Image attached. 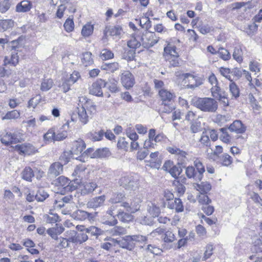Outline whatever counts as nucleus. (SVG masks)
<instances>
[{"instance_id":"nucleus-1","label":"nucleus","mask_w":262,"mask_h":262,"mask_svg":"<svg viewBox=\"0 0 262 262\" xmlns=\"http://www.w3.org/2000/svg\"><path fill=\"white\" fill-rule=\"evenodd\" d=\"M191 104L201 111L206 113H215L218 108V103L210 97L194 98Z\"/></svg>"},{"instance_id":"nucleus-2","label":"nucleus","mask_w":262,"mask_h":262,"mask_svg":"<svg viewBox=\"0 0 262 262\" xmlns=\"http://www.w3.org/2000/svg\"><path fill=\"white\" fill-rule=\"evenodd\" d=\"M175 76L178 79L185 80L188 79L189 84L186 85L187 89H194L195 88L202 85L203 83V79L202 78L193 75L190 73H181L180 72L175 73Z\"/></svg>"},{"instance_id":"nucleus-3","label":"nucleus","mask_w":262,"mask_h":262,"mask_svg":"<svg viewBox=\"0 0 262 262\" xmlns=\"http://www.w3.org/2000/svg\"><path fill=\"white\" fill-rule=\"evenodd\" d=\"M142 201V197L140 195H137L127 201L122 202L120 206L124 207L128 212L135 213L140 210Z\"/></svg>"},{"instance_id":"nucleus-4","label":"nucleus","mask_w":262,"mask_h":262,"mask_svg":"<svg viewBox=\"0 0 262 262\" xmlns=\"http://www.w3.org/2000/svg\"><path fill=\"white\" fill-rule=\"evenodd\" d=\"M159 39V37H157L154 32L148 31L143 33L141 38L142 45L145 48L154 46L158 42Z\"/></svg>"},{"instance_id":"nucleus-5","label":"nucleus","mask_w":262,"mask_h":262,"mask_svg":"<svg viewBox=\"0 0 262 262\" xmlns=\"http://www.w3.org/2000/svg\"><path fill=\"white\" fill-rule=\"evenodd\" d=\"M119 184L120 186L128 190H135L139 187L138 179L129 176L122 177L119 180Z\"/></svg>"},{"instance_id":"nucleus-6","label":"nucleus","mask_w":262,"mask_h":262,"mask_svg":"<svg viewBox=\"0 0 262 262\" xmlns=\"http://www.w3.org/2000/svg\"><path fill=\"white\" fill-rule=\"evenodd\" d=\"M167 150L169 153L176 156L179 165H183L187 161V156L188 154L186 151L176 146L168 147L167 148Z\"/></svg>"},{"instance_id":"nucleus-7","label":"nucleus","mask_w":262,"mask_h":262,"mask_svg":"<svg viewBox=\"0 0 262 262\" xmlns=\"http://www.w3.org/2000/svg\"><path fill=\"white\" fill-rule=\"evenodd\" d=\"M106 85V81L102 79H98L94 82L90 89V93L98 97L103 96L102 88Z\"/></svg>"},{"instance_id":"nucleus-8","label":"nucleus","mask_w":262,"mask_h":262,"mask_svg":"<svg viewBox=\"0 0 262 262\" xmlns=\"http://www.w3.org/2000/svg\"><path fill=\"white\" fill-rule=\"evenodd\" d=\"M121 81L126 89L133 87L135 83L134 77L129 71H125L122 73Z\"/></svg>"},{"instance_id":"nucleus-9","label":"nucleus","mask_w":262,"mask_h":262,"mask_svg":"<svg viewBox=\"0 0 262 262\" xmlns=\"http://www.w3.org/2000/svg\"><path fill=\"white\" fill-rule=\"evenodd\" d=\"M62 172L63 165L59 162H55L50 166L47 174L49 178L52 179L56 178Z\"/></svg>"},{"instance_id":"nucleus-10","label":"nucleus","mask_w":262,"mask_h":262,"mask_svg":"<svg viewBox=\"0 0 262 262\" xmlns=\"http://www.w3.org/2000/svg\"><path fill=\"white\" fill-rule=\"evenodd\" d=\"M85 148V144L84 141L81 139L74 141L73 143L72 147L70 150V152L72 155L73 158L77 159V157H75L74 155H79L80 154H83L82 151Z\"/></svg>"},{"instance_id":"nucleus-11","label":"nucleus","mask_w":262,"mask_h":262,"mask_svg":"<svg viewBox=\"0 0 262 262\" xmlns=\"http://www.w3.org/2000/svg\"><path fill=\"white\" fill-rule=\"evenodd\" d=\"M1 141L3 144L8 145L17 143L18 139L14 134L5 131L1 135Z\"/></svg>"},{"instance_id":"nucleus-12","label":"nucleus","mask_w":262,"mask_h":262,"mask_svg":"<svg viewBox=\"0 0 262 262\" xmlns=\"http://www.w3.org/2000/svg\"><path fill=\"white\" fill-rule=\"evenodd\" d=\"M159 96L162 101V104L170 103L175 97L174 93H171L166 89H161L158 91Z\"/></svg>"},{"instance_id":"nucleus-13","label":"nucleus","mask_w":262,"mask_h":262,"mask_svg":"<svg viewBox=\"0 0 262 262\" xmlns=\"http://www.w3.org/2000/svg\"><path fill=\"white\" fill-rule=\"evenodd\" d=\"M164 56L166 59H170L171 58L179 57L176 46L168 43L164 49Z\"/></svg>"},{"instance_id":"nucleus-14","label":"nucleus","mask_w":262,"mask_h":262,"mask_svg":"<svg viewBox=\"0 0 262 262\" xmlns=\"http://www.w3.org/2000/svg\"><path fill=\"white\" fill-rule=\"evenodd\" d=\"M228 129L232 132H235L237 134H243L246 131V126L243 124L241 120H236L230 125Z\"/></svg>"},{"instance_id":"nucleus-15","label":"nucleus","mask_w":262,"mask_h":262,"mask_svg":"<svg viewBox=\"0 0 262 262\" xmlns=\"http://www.w3.org/2000/svg\"><path fill=\"white\" fill-rule=\"evenodd\" d=\"M159 152L156 151L151 152L150 154V165L149 166L154 168L159 169L162 164V160L160 157H159Z\"/></svg>"},{"instance_id":"nucleus-16","label":"nucleus","mask_w":262,"mask_h":262,"mask_svg":"<svg viewBox=\"0 0 262 262\" xmlns=\"http://www.w3.org/2000/svg\"><path fill=\"white\" fill-rule=\"evenodd\" d=\"M105 200L104 195L97 196L93 198L87 203V206L89 208H97L102 206Z\"/></svg>"},{"instance_id":"nucleus-17","label":"nucleus","mask_w":262,"mask_h":262,"mask_svg":"<svg viewBox=\"0 0 262 262\" xmlns=\"http://www.w3.org/2000/svg\"><path fill=\"white\" fill-rule=\"evenodd\" d=\"M72 216L76 220L84 221L92 218V214L82 210H77L73 212Z\"/></svg>"},{"instance_id":"nucleus-18","label":"nucleus","mask_w":262,"mask_h":262,"mask_svg":"<svg viewBox=\"0 0 262 262\" xmlns=\"http://www.w3.org/2000/svg\"><path fill=\"white\" fill-rule=\"evenodd\" d=\"M97 187V184L94 182H85L83 184L81 194L83 195L90 194L93 192Z\"/></svg>"},{"instance_id":"nucleus-19","label":"nucleus","mask_w":262,"mask_h":262,"mask_svg":"<svg viewBox=\"0 0 262 262\" xmlns=\"http://www.w3.org/2000/svg\"><path fill=\"white\" fill-rule=\"evenodd\" d=\"M32 7V3L29 1H23L16 6V11L18 12H27Z\"/></svg>"},{"instance_id":"nucleus-20","label":"nucleus","mask_w":262,"mask_h":262,"mask_svg":"<svg viewBox=\"0 0 262 262\" xmlns=\"http://www.w3.org/2000/svg\"><path fill=\"white\" fill-rule=\"evenodd\" d=\"M111 155V152L108 148H99L95 150L92 155V158H105Z\"/></svg>"},{"instance_id":"nucleus-21","label":"nucleus","mask_w":262,"mask_h":262,"mask_svg":"<svg viewBox=\"0 0 262 262\" xmlns=\"http://www.w3.org/2000/svg\"><path fill=\"white\" fill-rule=\"evenodd\" d=\"M56 228H51L48 229L47 233L50 235L52 238L56 240L58 239L57 235L60 234L64 231V228L62 226H58L56 224Z\"/></svg>"},{"instance_id":"nucleus-22","label":"nucleus","mask_w":262,"mask_h":262,"mask_svg":"<svg viewBox=\"0 0 262 262\" xmlns=\"http://www.w3.org/2000/svg\"><path fill=\"white\" fill-rule=\"evenodd\" d=\"M120 66L117 62L105 63L101 66V69L108 73H114L119 69Z\"/></svg>"},{"instance_id":"nucleus-23","label":"nucleus","mask_w":262,"mask_h":262,"mask_svg":"<svg viewBox=\"0 0 262 262\" xmlns=\"http://www.w3.org/2000/svg\"><path fill=\"white\" fill-rule=\"evenodd\" d=\"M163 241L165 243L163 245V248L166 249H170L171 247H168L166 243H172L176 239L174 234L170 231H166L164 233Z\"/></svg>"},{"instance_id":"nucleus-24","label":"nucleus","mask_w":262,"mask_h":262,"mask_svg":"<svg viewBox=\"0 0 262 262\" xmlns=\"http://www.w3.org/2000/svg\"><path fill=\"white\" fill-rule=\"evenodd\" d=\"M194 165L196 169V173L198 174V178L202 180L203 176V173L205 171V167L203 165L202 162L199 159H196L193 162Z\"/></svg>"},{"instance_id":"nucleus-25","label":"nucleus","mask_w":262,"mask_h":262,"mask_svg":"<svg viewBox=\"0 0 262 262\" xmlns=\"http://www.w3.org/2000/svg\"><path fill=\"white\" fill-rule=\"evenodd\" d=\"M185 174L189 179H193L195 181H199L201 180L200 177L198 178V174L195 170L194 167L192 166H189L186 168Z\"/></svg>"},{"instance_id":"nucleus-26","label":"nucleus","mask_w":262,"mask_h":262,"mask_svg":"<svg viewBox=\"0 0 262 262\" xmlns=\"http://www.w3.org/2000/svg\"><path fill=\"white\" fill-rule=\"evenodd\" d=\"M117 216L120 221L124 223L129 222L133 219V216L130 213L125 212L121 210L118 211Z\"/></svg>"},{"instance_id":"nucleus-27","label":"nucleus","mask_w":262,"mask_h":262,"mask_svg":"<svg viewBox=\"0 0 262 262\" xmlns=\"http://www.w3.org/2000/svg\"><path fill=\"white\" fill-rule=\"evenodd\" d=\"M211 189V184L207 182H202L196 184V189L201 193H207Z\"/></svg>"},{"instance_id":"nucleus-28","label":"nucleus","mask_w":262,"mask_h":262,"mask_svg":"<svg viewBox=\"0 0 262 262\" xmlns=\"http://www.w3.org/2000/svg\"><path fill=\"white\" fill-rule=\"evenodd\" d=\"M147 210L152 217L158 216L160 213V208L152 203H150L148 205Z\"/></svg>"},{"instance_id":"nucleus-29","label":"nucleus","mask_w":262,"mask_h":262,"mask_svg":"<svg viewBox=\"0 0 262 262\" xmlns=\"http://www.w3.org/2000/svg\"><path fill=\"white\" fill-rule=\"evenodd\" d=\"M43 221L47 223L54 224L59 221V216L56 213H50L49 214L43 215Z\"/></svg>"},{"instance_id":"nucleus-30","label":"nucleus","mask_w":262,"mask_h":262,"mask_svg":"<svg viewBox=\"0 0 262 262\" xmlns=\"http://www.w3.org/2000/svg\"><path fill=\"white\" fill-rule=\"evenodd\" d=\"M92 56V53L89 52H86L83 54L81 62L84 66L87 67L91 66L93 63L94 61Z\"/></svg>"},{"instance_id":"nucleus-31","label":"nucleus","mask_w":262,"mask_h":262,"mask_svg":"<svg viewBox=\"0 0 262 262\" xmlns=\"http://www.w3.org/2000/svg\"><path fill=\"white\" fill-rule=\"evenodd\" d=\"M34 176V172L31 168L26 167L22 172V178L29 182L32 181V178Z\"/></svg>"},{"instance_id":"nucleus-32","label":"nucleus","mask_w":262,"mask_h":262,"mask_svg":"<svg viewBox=\"0 0 262 262\" xmlns=\"http://www.w3.org/2000/svg\"><path fill=\"white\" fill-rule=\"evenodd\" d=\"M14 22L11 19H3L0 20V29L2 30L6 31L8 29L12 28L14 26Z\"/></svg>"},{"instance_id":"nucleus-33","label":"nucleus","mask_w":262,"mask_h":262,"mask_svg":"<svg viewBox=\"0 0 262 262\" xmlns=\"http://www.w3.org/2000/svg\"><path fill=\"white\" fill-rule=\"evenodd\" d=\"M229 91L232 97L236 99L239 96V90L236 84L231 81L229 85Z\"/></svg>"},{"instance_id":"nucleus-34","label":"nucleus","mask_w":262,"mask_h":262,"mask_svg":"<svg viewBox=\"0 0 262 262\" xmlns=\"http://www.w3.org/2000/svg\"><path fill=\"white\" fill-rule=\"evenodd\" d=\"M69 183L70 180L64 176H60L55 181V184L57 186L61 187L64 189H66Z\"/></svg>"},{"instance_id":"nucleus-35","label":"nucleus","mask_w":262,"mask_h":262,"mask_svg":"<svg viewBox=\"0 0 262 262\" xmlns=\"http://www.w3.org/2000/svg\"><path fill=\"white\" fill-rule=\"evenodd\" d=\"M72 85L66 77L61 78V83L59 84L58 86L61 89L63 93H66L70 90V87Z\"/></svg>"},{"instance_id":"nucleus-36","label":"nucleus","mask_w":262,"mask_h":262,"mask_svg":"<svg viewBox=\"0 0 262 262\" xmlns=\"http://www.w3.org/2000/svg\"><path fill=\"white\" fill-rule=\"evenodd\" d=\"M125 195L123 193L121 192H117L114 193L112 197L109 200V202L112 204H117L118 203H121V204L123 202H122L123 198H124Z\"/></svg>"},{"instance_id":"nucleus-37","label":"nucleus","mask_w":262,"mask_h":262,"mask_svg":"<svg viewBox=\"0 0 262 262\" xmlns=\"http://www.w3.org/2000/svg\"><path fill=\"white\" fill-rule=\"evenodd\" d=\"M53 85V81L51 78L44 79L42 80L40 90L42 91H48L51 89Z\"/></svg>"},{"instance_id":"nucleus-38","label":"nucleus","mask_w":262,"mask_h":262,"mask_svg":"<svg viewBox=\"0 0 262 262\" xmlns=\"http://www.w3.org/2000/svg\"><path fill=\"white\" fill-rule=\"evenodd\" d=\"M20 117V113L16 110L8 112L6 114L2 117V120H11L17 119Z\"/></svg>"},{"instance_id":"nucleus-39","label":"nucleus","mask_w":262,"mask_h":262,"mask_svg":"<svg viewBox=\"0 0 262 262\" xmlns=\"http://www.w3.org/2000/svg\"><path fill=\"white\" fill-rule=\"evenodd\" d=\"M55 132L52 129H49L48 132L43 135V140L46 144H48L54 141Z\"/></svg>"},{"instance_id":"nucleus-40","label":"nucleus","mask_w":262,"mask_h":262,"mask_svg":"<svg viewBox=\"0 0 262 262\" xmlns=\"http://www.w3.org/2000/svg\"><path fill=\"white\" fill-rule=\"evenodd\" d=\"M65 238L69 243H76V231L75 230H68L64 234Z\"/></svg>"},{"instance_id":"nucleus-41","label":"nucleus","mask_w":262,"mask_h":262,"mask_svg":"<svg viewBox=\"0 0 262 262\" xmlns=\"http://www.w3.org/2000/svg\"><path fill=\"white\" fill-rule=\"evenodd\" d=\"M48 193L43 189H39L35 195V200L38 202H43L48 198Z\"/></svg>"},{"instance_id":"nucleus-42","label":"nucleus","mask_w":262,"mask_h":262,"mask_svg":"<svg viewBox=\"0 0 262 262\" xmlns=\"http://www.w3.org/2000/svg\"><path fill=\"white\" fill-rule=\"evenodd\" d=\"M106 87L112 93H117L119 92V90L117 86V81L114 79L111 80L108 82H106Z\"/></svg>"},{"instance_id":"nucleus-43","label":"nucleus","mask_w":262,"mask_h":262,"mask_svg":"<svg viewBox=\"0 0 262 262\" xmlns=\"http://www.w3.org/2000/svg\"><path fill=\"white\" fill-rule=\"evenodd\" d=\"M12 0H3L0 3V13L6 12L10 8Z\"/></svg>"},{"instance_id":"nucleus-44","label":"nucleus","mask_w":262,"mask_h":262,"mask_svg":"<svg viewBox=\"0 0 262 262\" xmlns=\"http://www.w3.org/2000/svg\"><path fill=\"white\" fill-rule=\"evenodd\" d=\"M138 221L143 225H150L152 224V218L148 217L144 213H141L137 218Z\"/></svg>"},{"instance_id":"nucleus-45","label":"nucleus","mask_w":262,"mask_h":262,"mask_svg":"<svg viewBox=\"0 0 262 262\" xmlns=\"http://www.w3.org/2000/svg\"><path fill=\"white\" fill-rule=\"evenodd\" d=\"M78 118L80 121L83 124L87 123L89 120V117L86 114V110L84 108H80L78 111Z\"/></svg>"},{"instance_id":"nucleus-46","label":"nucleus","mask_w":262,"mask_h":262,"mask_svg":"<svg viewBox=\"0 0 262 262\" xmlns=\"http://www.w3.org/2000/svg\"><path fill=\"white\" fill-rule=\"evenodd\" d=\"M222 134L220 136V139L224 143H229L231 141V137L227 132L226 128H221L220 129Z\"/></svg>"},{"instance_id":"nucleus-47","label":"nucleus","mask_w":262,"mask_h":262,"mask_svg":"<svg viewBox=\"0 0 262 262\" xmlns=\"http://www.w3.org/2000/svg\"><path fill=\"white\" fill-rule=\"evenodd\" d=\"M100 57L102 60H108L114 57V53L107 49H103L100 54Z\"/></svg>"},{"instance_id":"nucleus-48","label":"nucleus","mask_w":262,"mask_h":262,"mask_svg":"<svg viewBox=\"0 0 262 262\" xmlns=\"http://www.w3.org/2000/svg\"><path fill=\"white\" fill-rule=\"evenodd\" d=\"M211 92L212 96L215 98L219 97V96L221 97V95L223 94H225V92L221 90L220 87L218 86V84L212 86L211 89Z\"/></svg>"},{"instance_id":"nucleus-49","label":"nucleus","mask_w":262,"mask_h":262,"mask_svg":"<svg viewBox=\"0 0 262 262\" xmlns=\"http://www.w3.org/2000/svg\"><path fill=\"white\" fill-rule=\"evenodd\" d=\"M122 31V28L120 26H117L108 28L107 32L111 36H118L121 34Z\"/></svg>"},{"instance_id":"nucleus-50","label":"nucleus","mask_w":262,"mask_h":262,"mask_svg":"<svg viewBox=\"0 0 262 262\" xmlns=\"http://www.w3.org/2000/svg\"><path fill=\"white\" fill-rule=\"evenodd\" d=\"M41 100V97L40 95H36L35 97L31 99L28 102V107L29 108L32 107L35 108L36 106L38 104Z\"/></svg>"},{"instance_id":"nucleus-51","label":"nucleus","mask_w":262,"mask_h":262,"mask_svg":"<svg viewBox=\"0 0 262 262\" xmlns=\"http://www.w3.org/2000/svg\"><path fill=\"white\" fill-rule=\"evenodd\" d=\"M86 168L84 165H77L75 169H74V172H73L72 175L75 177H77L78 178H82L83 173L85 170Z\"/></svg>"},{"instance_id":"nucleus-52","label":"nucleus","mask_w":262,"mask_h":262,"mask_svg":"<svg viewBox=\"0 0 262 262\" xmlns=\"http://www.w3.org/2000/svg\"><path fill=\"white\" fill-rule=\"evenodd\" d=\"M219 56L224 60H228L230 58V54L229 51L224 48H220L217 51Z\"/></svg>"},{"instance_id":"nucleus-53","label":"nucleus","mask_w":262,"mask_h":262,"mask_svg":"<svg viewBox=\"0 0 262 262\" xmlns=\"http://www.w3.org/2000/svg\"><path fill=\"white\" fill-rule=\"evenodd\" d=\"M111 233L114 236L125 234L126 230L120 226H116L111 229Z\"/></svg>"},{"instance_id":"nucleus-54","label":"nucleus","mask_w":262,"mask_h":262,"mask_svg":"<svg viewBox=\"0 0 262 262\" xmlns=\"http://www.w3.org/2000/svg\"><path fill=\"white\" fill-rule=\"evenodd\" d=\"M93 29L92 25L86 24L83 27L81 30V34L84 37L89 36L92 33Z\"/></svg>"},{"instance_id":"nucleus-55","label":"nucleus","mask_w":262,"mask_h":262,"mask_svg":"<svg viewBox=\"0 0 262 262\" xmlns=\"http://www.w3.org/2000/svg\"><path fill=\"white\" fill-rule=\"evenodd\" d=\"M242 50L241 48L238 47H235L234 49V52L233 53V57L236 60L237 62H241L243 60L242 57Z\"/></svg>"},{"instance_id":"nucleus-56","label":"nucleus","mask_w":262,"mask_h":262,"mask_svg":"<svg viewBox=\"0 0 262 262\" xmlns=\"http://www.w3.org/2000/svg\"><path fill=\"white\" fill-rule=\"evenodd\" d=\"M65 30L67 32H72L74 27V24L73 18H68L65 21L63 25Z\"/></svg>"},{"instance_id":"nucleus-57","label":"nucleus","mask_w":262,"mask_h":262,"mask_svg":"<svg viewBox=\"0 0 262 262\" xmlns=\"http://www.w3.org/2000/svg\"><path fill=\"white\" fill-rule=\"evenodd\" d=\"M182 171V169L180 167L173 165L172 167L169 171V173L172 177L177 178L178 176L181 173Z\"/></svg>"},{"instance_id":"nucleus-58","label":"nucleus","mask_w":262,"mask_h":262,"mask_svg":"<svg viewBox=\"0 0 262 262\" xmlns=\"http://www.w3.org/2000/svg\"><path fill=\"white\" fill-rule=\"evenodd\" d=\"M77 233L76 232V244H82L88 239V236L85 232Z\"/></svg>"},{"instance_id":"nucleus-59","label":"nucleus","mask_w":262,"mask_h":262,"mask_svg":"<svg viewBox=\"0 0 262 262\" xmlns=\"http://www.w3.org/2000/svg\"><path fill=\"white\" fill-rule=\"evenodd\" d=\"M249 99L251 106L253 109L256 111H259L260 109V106L258 105V102L253 95L250 94L249 95Z\"/></svg>"},{"instance_id":"nucleus-60","label":"nucleus","mask_w":262,"mask_h":262,"mask_svg":"<svg viewBox=\"0 0 262 262\" xmlns=\"http://www.w3.org/2000/svg\"><path fill=\"white\" fill-rule=\"evenodd\" d=\"M221 160L223 165L226 166L230 165L232 162V158L227 154H224L221 156Z\"/></svg>"},{"instance_id":"nucleus-61","label":"nucleus","mask_w":262,"mask_h":262,"mask_svg":"<svg viewBox=\"0 0 262 262\" xmlns=\"http://www.w3.org/2000/svg\"><path fill=\"white\" fill-rule=\"evenodd\" d=\"M104 135V132L103 130H100L97 132H95L94 133H92L91 137L94 141H98L102 139Z\"/></svg>"},{"instance_id":"nucleus-62","label":"nucleus","mask_w":262,"mask_h":262,"mask_svg":"<svg viewBox=\"0 0 262 262\" xmlns=\"http://www.w3.org/2000/svg\"><path fill=\"white\" fill-rule=\"evenodd\" d=\"M135 54V50L134 49H129L128 50H126L123 55V57L127 60H132L134 58Z\"/></svg>"},{"instance_id":"nucleus-63","label":"nucleus","mask_w":262,"mask_h":262,"mask_svg":"<svg viewBox=\"0 0 262 262\" xmlns=\"http://www.w3.org/2000/svg\"><path fill=\"white\" fill-rule=\"evenodd\" d=\"M206 193H201L199 196V202L203 204L208 205L211 202Z\"/></svg>"},{"instance_id":"nucleus-64","label":"nucleus","mask_w":262,"mask_h":262,"mask_svg":"<svg viewBox=\"0 0 262 262\" xmlns=\"http://www.w3.org/2000/svg\"><path fill=\"white\" fill-rule=\"evenodd\" d=\"M80 77V74L76 71L73 72L72 74L70 75V77L67 76V78L72 84L75 83Z\"/></svg>"}]
</instances>
